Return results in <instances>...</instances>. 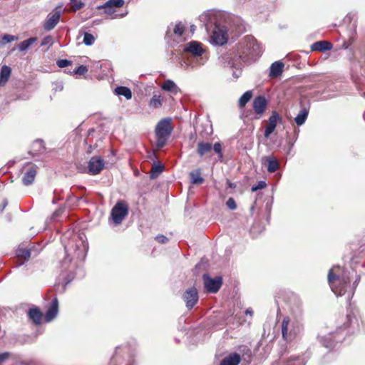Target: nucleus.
<instances>
[{
  "mask_svg": "<svg viewBox=\"0 0 365 365\" xmlns=\"http://www.w3.org/2000/svg\"><path fill=\"white\" fill-rule=\"evenodd\" d=\"M105 160L101 156L95 155L88 163L87 173L91 175L99 174L105 168Z\"/></svg>",
  "mask_w": 365,
  "mask_h": 365,
  "instance_id": "obj_8",
  "label": "nucleus"
},
{
  "mask_svg": "<svg viewBox=\"0 0 365 365\" xmlns=\"http://www.w3.org/2000/svg\"><path fill=\"white\" fill-rule=\"evenodd\" d=\"M58 311V301L56 297H55L51 303L50 304L48 309L45 314L44 318L46 322H49L53 320L57 315Z\"/></svg>",
  "mask_w": 365,
  "mask_h": 365,
  "instance_id": "obj_14",
  "label": "nucleus"
},
{
  "mask_svg": "<svg viewBox=\"0 0 365 365\" xmlns=\"http://www.w3.org/2000/svg\"><path fill=\"white\" fill-rule=\"evenodd\" d=\"M8 202L6 200H4L1 204L0 205V211L3 212L4 208L7 206Z\"/></svg>",
  "mask_w": 365,
  "mask_h": 365,
  "instance_id": "obj_47",
  "label": "nucleus"
},
{
  "mask_svg": "<svg viewBox=\"0 0 365 365\" xmlns=\"http://www.w3.org/2000/svg\"><path fill=\"white\" fill-rule=\"evenodd\" d=\"M259 48L255 38L247 36L244 41L239 43L237 50L239 57L245 62L252 60L258 55Z\"/></svg>",
  "mask_w": 365,
  "mask_h": 365,
  "instance_id": "obj_2",
  "label": "nucleus"
},
{
  "mask_svg": "<svg viewBox=\"0 0 365 365\" xmlns=\"http://www.w3.org/2000/svg\"><path fill=\"white\" fill-rule=\"evenodd\" d=\"M332 47V43L328 41H319L311 46V49L312 51L324 52L331 50Z\"/></svg>",
  "mask_w": 365,
  "mask_h": 365,
  "instance_id": "obj_18",
  "label": "nucleus"
},
{
  "mask_svg": "<svg viewBox=\"0 0 365 365\" xmlns=\"http://www.w3.org/2000/svg\"><path fill=\"white\" fill-rule=\"evenodd\" d=\"M308 114H309V108H302L301 110L299 112V113L294 118V121L297 123V125H303L307 118Z\"/></svg>",
  "mask_w": 365,
  "mask_h": 365,
  "instance_id": "obj_26",
  "label": "nucleus"
},
{
  "mask_svg": "<svg viewBox=\"0 0 365 365\" xmlns=\"http://www.w3.org/2000/svg\"><path fill=\"white\" fill-rule=\"evenodd\" d=\"M37 166L33 163H26L21 168L22 182L24 185H29L34 181L37 174Z\"/></svg>",
  "mask_w": 365,
  "mask_h": 365,
  "instance_id": "obj_6",
  "label": "nucleus"
},
{
  "mask_svg": "<svg viewBox=\"0 0 365 365\" xmlns=\"http://www.w3.org/2000/svg\"><path fill=\"white\" fill-rule=\"evenodd\" d=\"M212 149L215 153L219 155L220 158H222V148L220 143H215L213 146L208 142L201 141L197 143L196 152L200 157L209 153Z\"/></svg>",
  "mask_w": 365,
  "mask_h": 365,
  "instance_id": "obj_5",
  "label": "nucleus"
},
{
  "mask_svg": "<svg viewBox=\"0 0 365 365\" xmlns=\"http://www.w3.org/2000/svg\"><path fill=\"white\" fill-rule=\"evenodd\" d=\"M70 3L71 5V11L73 12L82 9L85 5L83 1L78 0H70Z\"/></svg>",
  "mask_w": 365,
  "mask_h": 365,
  "instance_id": "obj_35",
  "label": "nucleus"
},
{
  "mask_svg": "<svg viewBox=\"0 0 365 365\" xmlns=\"http://www.w3.org/2000/svg\"><path fill=\"white\" fill-rule=\"evenodd\" d=\"M163 105V99L160 95H153L149 102V106L152 108H160Z\"/></svg>",
  "mask_w": 365,
  "mask_h": 365,
  "instance_id": "obj_30",
  "label": "nucleus"
},
{
  "mask_svg": "<svg viewBox=\"0 0 365 365\" xmlns=\"http://www.w3.org/2000/svg\"><path fill=\"white\" fill-rule=\"evenodd\" d=\"M267 186L264 181H259L256 185H253L251 188L252 192H256L258 190H262Z\"/></svg>",
  "mask_w": 365,
  "mask_h": 365,
  "instance_id": "obj_39",
  "label": "nucleus"
},
{
  "mask_svg": "<svg viewBox=\"0 0 365 365\" xmlns=\"http://www.w3.org/2000/svg\"><path fill=\"white\" fill-rule=\"evenodd\" d=\"M201 169L197 168L192 170L190 174V182L193 185H200L204 182L205 180L201 176Z\"/></svg>",
  "mask_w": 365,
  "mask_h": 365,
  "instance_id": "obj_23",
  "label": "nucleus"
},
{
  "mask_svg": "<svg viewBox=\"0 0 365 365\" xmlns=\"http://www.w3.org/2000/svg\"><path fill=\"white\" fill-rule=\"evenodd\" d=\"M124 4L123 0H108L101 7L103 9L120 8Z\"/></svg>",
  "mask_w": 365,
  "mask_h": 365,
  "instance_id": "obj_32",
  "label": "nucleus"
},
{
  "mask_svg": "<svg viewBox=\"0 0 365 365\" xmlns=\"http://www.w3.org/2000/svg\"><path fill=\"white\" fill-rule=\"evenodd\" d=\"M363 96L365 97V92L363 93Z\"/></svg>",
  "mask_w": 365,
  "mask_h": 365,
  "instance_id": "obj_49",
  "label": "nucleus"
},
{
  "mask_svg": "<svg viewBox=\"0 0 365 365\" xmlns=\"http://www.w3.org/2000/svg\"><path fill=\"white\" fill-rule=\"evenodd\" d=\"M18 37L10 34H4L2 37L1 41L3 43H10L16 41Z\"/></svg>",
  "mask_w": 365,
  "mask_h": 365,
  "instance_id": "obj_38",
  "label": "nucleus"
},
{
  "mask_svg": "<svg viewBox=\"0 0 365 365\" xmlns=\"http://www.w3.org/2000/svg\"><path fill=\"white\" fill-rule=\"evenodd\" d=\"M289 328L291 332L290 336H292V340L293 341L301 332V324L297 321H290Z\"/></svg>",
  "mask_w": 365,
  "mask_h": 365,
  "instance_id": "obj_27",
  "label": "nucleus"
},
{
  "mask_svg": "<svg viewBox=\"0 0 365 365\" xmlns=\"http://www.w3.org/2000/svg\"><path fill=\"white\" fill-rule=\"evenodd\" d=\"M213 38H214V41H215V43L219 45H224L227 41V34L225 33L219 34L217 31H214Z\"/></svg>",
  "mask_w": 365,
  "mask_h": 365,
  "instance_id": "obj_34",
  "label": "nucleus"
},
{
  "mask_svg": "<svg viewBox=\"0 0 365 365\" xmlns=\"http://www.w3.org/2000/svg\"><path fill=\"white\" fill-rule=\"evenodd\" d=\"M267 106V101L263 96H258L255 98L252 102V108L255 113L258 115L257 118H260L265 111Z\"/></svg>",
  "mask_w": 365,
  "mask_h": 365,
  "instance_id": "obj_12",
  "label": "nucleus"
},
{
  "mask_svg": "<svg viewBox=\"0 0 365 365\" xmlns=\"http://www.w3.org/2000/svg\"><path fill=\"white\" fill-rule=\"evenodd\" d=\"M185 30V26L181 23H178L174 28V34L178 36H182Z\"/></svg>",
  "mask_w": 365,
  "mask_h": 365,
  "instance_id": "obj_36",
  "label": "nucleus"
},
{
  "mask_svg": "<svg viewBox=\"0 0 365 365\" xmlns=\"http://www.w3.org/2000/svg\"><path fill=\"white\" fill-rule=\"evenodd\" d=\"M262 163L267 165V169L269 173H274L279 168V161L273 155L264 157Z\"/></svg>",
  "mask_w": 365,
  "mask_h": 365,
  "instance_id": "obj_15",
  "label": "nucleus"
},
{
  "mask_svg": "<svg viewBox=\"0 0 365 365\" xmlns=\"http://www.w3.org/2000/svg\"><path fill=\"white\" fill-rule=\"evenodd\" d=\"M252 92L251 91H246L239 99L238 104L240 108H244L246 104L251 100Z\"/></svg>",
  "mask_w": 365,
  "mask_h": 365,
  "instance_id": "obj_33",
  "label": "nucleus"
},
{
  "mask_svg": "<svg viewBox=\"0 0 365 365\" xmlns=\"http://www.w3.org/2000/svg\"><path fill=\"white\" fill-rule=\"evenodd\" d=\"M9 356L10 354L9 352H4L0 354V364L8 359Z\"/></svg>",
  "mask_w": 365,
  "mask_h": 365,
  "instance_id": "obj_46",
  "label": "nucleus"
},
{
  "mask_svg": "<svg viewBox=\"0 0 365 365\" xmlns=\"http://www.w3.org/2000/svg\"><path fill=\"white\" fill-rule=\"evenodd\" d=\"M56 63L59 68H65L69 65H71L72 62L67 59H61V60H58Z\"/></svg>",
  "mask_w": 365,
  "mask_h": 365,
  "instance_id": "obj_40",
  "label": "nucleus"
},
{
  "mask_svg": "<svg viewBox=\"0 0 365 365\" xmlns=\"http://www.w3.org/2000/svg\"><path fill=\"white\" fill-rule=\"evenodd\" d=\"M284 63L281 61H276L270 66L269 76L271 78H276L280 76L283 72Z\"/></svg>",
  "mask_w": 365,
  "mask_h": 365,
  "instance_id": "obj_19",
  "label": "nucleus"
},
{
  "mask_svg": "<svg viewBox=\"0 0 365 365\" xmlns=\"http://www.w3.org/2000/svg\"><path fill=\"white\" fill-rule=\"evenodd\" d=\"M155 240L161 244H165L168 242V238L163 235H158L155 237Z\"/></svg>",
  "mask_w": 365,
  "mask_h": 365,
  "instance_id": "obj_45",
  "label": "nucleus"
},
{
  "mask_svg": "<svg viewBox=\"0 0 365 365\" xmlns=\"http://www.w3.org/2000/svg\"><path fill=\"white\" fill-rule=\"evenodd\" d=\"M241 361V356L239 354L234 352L224 358L220 365H239Z\"/></svg>",
  "mask_w": 365,
  "mask_h": 365,
  "instance_id": "obj_20",
  "label": "nucleus"
},
{
  "mask_svg": "<svg viewBox=\"0 0 365 365\" xmlns=\"http://www.w3.org/2000/svg\"><path fill=\"white\" fill-rule=\"evenodd\" d=\"M226 205H227V207L232 210H234L237 208V205H236L235 200L232 197H230L227 200Z\"/></svg>",
  "mask_w": 365,
  "mask_h": 365,
  "instance_id": "obj_42",
  "label": "nucleus"
},
{
  "mask_svg": "<svg viewBox=\"0 0 365 365\" xmlns=\"http://www.w3.org/2000/svg\"><path fill=\"white\" fill-rule=\"evenodd\" d=\"M61 16V6L55 8L53 13L49 14L43 24L44 30L49 31L53 29L60 21Z\"/></svg>",
  "mask_w": 365,
  "mask_h": 365,
  "instance_id": "obj_9",
  "label": "nucleus"
},
{
  "mask_svg": "<svg viewBox=\"0 0 365 365\" xmlns=\"http://www.w3.org/2000/svg\"><path fill=\"white\" fill-rule=\"evenodd\" d=\"M253 313H254V312H253V311H252V309L251 308H248V309H246V311H245V314H249V315H250V316H252V315H253Z\"/></svg>",
  "mask_w": 365,
  "mask_h": 365,
  "instance_id": "obj_48",
  "label": "nucleus"
},
{
  "mask_svg": "<svg viewBox=\"0 0 365 365\" xmlns=\"http://www.w3.org/2000/svg\"><path fill=\"white\" fill-rule=\"evenodd\" d=\"M115 93L117 96H123L127 100H130L132 98L131 90L126 86H118L115 89Z\"/></svg>",
  "mask_w": 365,
  "mask_h": 365,
  "instance_id": "obj_28",
  "label": "nucleus"
},
{
  "mask_svg": "<svg viewBox=\"0 0 365 365\" xmlns=\"http://www.w3.org/2000/svg\"><path fill=\"white\" fill-rule=\"evenodd\" d=\"M184 51L190 53L194 56H200L204 53L202 43L195 41H192L188 43L185 46Z\"/></svg>",
  "mask_w": 365,
  "mask_h": 365,
  "instance_id": "obj_13",
  "label": "nucleus"
},
{
  "mask_svg": "<svg viewBox=\"0 0 365 365\" xmlns=\"http://www.w3.org/2000/svg\"><path fill=\"white\" fill-rule=\"evenodd\" d=\"M282 118L276 110L272 112V115L267 120V124L264 131V136L267 138L275 130L278 123H282Z\"/></svg>",
  "mask_w": 365,
  "mask_h": 365,
  "instance_id": "obj_10",
  "label": "nucleus"
},
{
  "mask_svg": "<svg viewBox=\"0 0 365 365\" xmlns=\"http://www.w3.org/2000/svg\"><path fill=\"white\" fill-rule=\"evenodd\" d=\"M37 41L36 37H31L26 40H24L21 41L19 46L18 48L19 51H26L34 43H35Z\"/></svg>",
  "mask_w": 365,
  "mask_h": 365,
  "instance_id": "obj_31",
  "label": "nucleus"
},
{
  "mask_svg": "<svg viewBox=\"0 0 365 365\" xmlns=\"http://www.w3.org/2000/svg\"><path fill=\"white\" fill-rule=\"evenodd\" d=\"M44 150V142L42 140L38 139L32 143L29 153L33 156H35L43 152Z\"/></svg>",
  "mask_w": 365,
  "mask_h": 365,
  "instance_id": "obj_21",
  "label": "nucleus"
},
{
  "mask_svg": "<svg viewBox=\"0 0 365 365\" xmlns=\"http://www.w3.org/2000/svg\"><path fill=\"white\" fill-rule=\"evenodd\" d=\"M163 91H168L174 95L177 94L180 90L178 86L170 79L165 80L161 85Z\"/></svg>",
  "mask_w": 365,
  "mask_h": 365,
  "instance_id": "obj_24",
  "label": "nucleus"
},
{
  "mask_svg": "<svg viewBox=\"0 0 365 365\" xmlns=\"http://www.w3.org/2000/svg\"><path fill=\"white\" fill-rule=\"evenodd\" d=\"M128 214V206L125 201L116 202L111 210L110 217L116 225L120 224Z\"/></svg>",
  "mask_w": 365,
  "mask_h": 365,
  "instance_id": "obj_4",
  "label": "nucleus"
},
{
  "mask_svg": "<svg viewBox=\"0 0 365 365\" xmlns=\"http://www.w3.org/2000/svg\"><path fill=\"white\" fill-rule=\"evenodd\" d=\"M198 292L195 287L187 289L183 294V299L188 309H192L198 302Z\"/></svg>",
  "mask_w": 365,
  "mask_h": 365,
  "instance_id": "obj_11",
  "label": "nucleus"
},
{
  "mask_svg": "<svg viewBox=\"0 0 365 365\" xmlns=\"http://www.w3.org/2000/svg\"><path fill=\"white\" fill-rule=\"evenodd\" d=\"M95 41L94 36L89 33L86 32L83 36V43L87 46H91Z\"/></svg>",
  "mask_w": 365,
  "mask_h": 365,
  "instance_id": "obj_37",
  "label": "nucleus"
},
{
  "mask_svg": "<svg viewBox=\"0 0 365 365\" xmlns=\"http://www.w3.org/2000/svg\"><path fill=\"white\" fill-rule=\"evenodd\" d=\"M289 324H290V318L289 317H284V319L282 322V337L287 342L292 341V336H290L291 332H290Z\"/></svg>",
  "mask_w": 365,
  "mask_h": 365,
  "instance_id": "obj_17",
  "label": "nucleus"
},
{
  "mask_svg": "<svg viewBox=\"0 0 365 365\" xmlns=\"http://www.w3.org/2000/svg\"><path fill=\"white\" fill-rule=\"evenodd\" d=\"M16 255L19 261V265H21L29 259L31 251L26 247L19 246L16 250Z\"/></svg>",
  "mask_w": 365,
  "mask_h": 365,
  "instance_id": "obj_16",
  "label": "nucleus"
},
{
  "mask_svg": "<svg viewBox=\"0 0 365 365\" xmlns=\"http://www.w3.org/2000/svg\"><path fill=\"white\" fill-rule=\"evenodd\" d=\"M53 43V37L51 36H46L43 38L41 42V46H46L47 44L52 45Z\"/></svg>",
  "mask_w": 365,
  "mask_h": 365,
  "instance_id": "obj_44",
  "label": "nucleus"
},
{
  "mask_svg": "<svg viewBox=\"0 0 365 365\" xmlns=\"http://www.w3.org/2000/svg\"><path fill=\"white\" fill-rule=\"evenodd\" d=\"M28 315L34 324L38 325L41 323L43 314L38 308L35 307L30 309L29 310Z\"/></svg>",
  "mask_w": 365,
  "mask_h": 365,
  "instance_id": "obj_22",
  "label": "nucleus"
},
{
  "mask_svg": "<svg viewBox=\"0 0 365 365\" xmlns=\"http://www.w3.org/2000/svg\"><path fill=\"white\" fill-rule=\"evenodd\" d=\"M328 282L334 294L337 296H342L346 292V287L350 283V279L344 269L339 266H336L329 270Z\"/></svg>",
  "mask_w": 365,
  "mask_h": 365,
  "instance_id": "obj_1",
  "label": "nucleus"
},
{
  "mask_svg": "<svg viewBox=\"0 0 365 365\" xmlns=\"http://www.w3.org/2000/svg\"><path fill=\"white\" fill-rule=\"evenodd\" d=\"M202 279L204 282L205 288L207 292L209 293H216L217 292L222 284V279L221 277H216L215 278H211L209 274H204L202 275Z\"/></svg>",
  "mask_w": 365,
  "mask_h": 365,
  "instance_id": "obj_7",
  "label": "nucleus"
},
{
  "mask_svg": "<svg viewBox=\"0 0 365 365\" xmlns=\"http://www.w3.org/2000/svg\"><path fill=\"white\" fill-rule=\"evenodd\" d=\"M353 318H354V316L352 314L350 313V314H346V321L342 325L344 329H347L348 327H349Z\"/></svg>",
  "mask_w": 365,
  "mask_h": 365,
  "instance_id": "obj_43",
  "label": "nucleus"
},
{
  "mask_svg": "<svg viewBox=\"0 0 365 365\" xmlns=\"http://www.w3.org/2000/svg\"><path fill=\"white\" fill-rule=\"evenodd\" d=\"M164 170V166L161 163H154L152 165L150 176V178L154 179L156 178L160 173H161Z\"/></svg>",
  "mask_w": 365,
  "mask_h": 365,
  "instance_id": "obj_29",
  "label": "nucleus"
},
{
  "mask_svg": "<svg viewBox=\"0 0 365 365\" xmlns=\"http://www.w3.org/2000/svg\"><path fill=\"white\" fill-rule=\"evenodd\" d=\"M173 127L171 123V119L163 118L160 120L155 126L156 146L158 148H163L168 139L170 138Z\"/></svg>",
  "mask_w": 365,
  "mask_h": 365,
  "instance_id": "obj_3",
  "label": "nucleus"
},
{
  "mask_svg": "<svg viewBox=\"0 0 365 365\" xmlns=\"http://www.w3.org/2000/svg\"><path fill=\"white\" fill-rule=\"evenodd\" d=\"M87 71H88L87 67L83 65H81V66H79L77 68H76L74 70L73 73L76 74L83 75Z\"/></svg>",
  "mask_w": 365,
  "mask_h": 365,
  "instance_id": "obj_41",
  "label": "nucleus"
},
{
  "mask_svg": "<svg viewBox=\"0 0 365 365\" xmlns=\"http://www.w3.org/2000/svg\"><path fill=\"white\" fill-rule=\"evenodd\" d=\"M11 73V69L7 66H3L0 73V86H4L9 81Z\"/></svg>",
  "mask_w": 365,
  "mask_h": 365,
  "instance_id": "obj_25",
  "label": "nucleus"
}]
</instances>
